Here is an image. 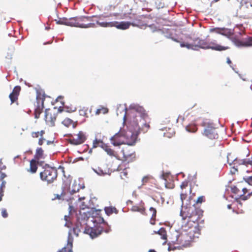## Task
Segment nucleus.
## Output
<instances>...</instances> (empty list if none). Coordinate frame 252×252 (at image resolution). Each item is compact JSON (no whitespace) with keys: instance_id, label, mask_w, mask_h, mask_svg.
<instances>
[{"instance_id":"5","label":"nucleus","mask_w":252,"mask_h":252,"mask_svg":"<svg viewBox=\"0 0 252 252\" xmlns=\"http://www.w3.org/2000/svg\"><path fill=\"white\" fill-rule=\"evenodd\" d=\"M245 180L250 186L252 187V176L245 178ZM231 190L234 194V197L236 199L246 200L252 195V189H247L240 183L231 187Z\"/></svg>"},{"instance_id":"25","label":"nucleus","mask_w":252,"mask_h":252,"mask_svg":"<svg viewBox=\"0 0 252 252\" xmlns=\"http://www.w3.org/2000/svg\"><path fill=\"white\" fill-rule=\"evenodd\" d=\"M66 127H69L70 126H72V127L75 128L77 125V122H74L71 119L66 118L63 121L62 123Z\"/></svg>"},{"instance_id":"9","label":"nucleus","mask_w":252,"mask_h":252,"mask_svg":"<svg viewBox=\"0 0 252 252\" xmlns=\"http://www.w3.org/2000/svg\"><path fill=\"white\" fill-rule=\"evenodd\" d=\"M59 112H62L60 109L58 110L54 107L53 109H46L45 112V121L47 125L53 126L55 125V121Z\"/></svg>"},{"instance_id":"28","label":"nucleus","mask_w":252,"mask_h":252,"mask_svg":"<svg viewBox=\"0 0 252 252\" xmlns=\"http://www.w3.org/2000/svg\"><path fill=\"white\" fill-rule=\"evenodd\" d=\"M104 210L106 214L108 216L112 215L113 213L118 214V210L113 206L105 207Z\"/></svg>"},{"instance_id":"8","label":"nucleus","mask_w":252,"mask_h":252,"mask_svg":"<svg viewBox=\"0 0 252 252\" xmlns=\"http://www.w3.org/2000/svg\"><path fill=\"white\" fill-rule=\"evenodd\" d=\"M197 235H194L185 231V233L180 234L177 238V244L181 245L182 246L186 247L190 245V242L195 238H198Z\"/></svg>"},{"instance_id":"2","label":"nucleus","mask_w":252,"mask_h":252,"mask_svg":"<svg viewBox=\"0 0 252 252\" xmlns=\"http://www.w3.org/2000/svg\"><path fill=\"white\" fill-rule=\"evenodd\" d=\"M203 211L200 208H196L194 206L185 208L182 210L180 215L183 220L188 219L187 222L185 225V231L199 236L200 229L198 223L199 220L203 216Z\"/></svg>"},{"instance_id":"34","label":"nucleus","mask_w":252,"mask_h":252,"mask_svg":"<svg viewBox=\"0 0 252 252\" xmlns=\"http://www.w3.org/2000/svg\"><path fill=\"white\" fill-rule=\"evenodd\" d=\"M186 130L190 132H195L197 130V127L195 125H189L186 126Z\"/></svg>"},{"instance_id":"4","label":"nucleus","mask_w":252,"mask_h":252,"mask_svg":"<svg viewBox=\"0 0 252 252\" xmlns=\"http://www.w3.org/2000/svg\"><path fill=\"white\" fill-rule=\"evenodd\" d=\"M91 17L86 16H81L67 19L66 18H60L56 20L57 24L60 25H64L66 26L76 27L81 28H88L94 27V23H89L86 24V22L90 21Z\"/></svg>"},{"instance_id":"19","label":"nucleus","mask_w":252,"mask_h":252,"mask_svg":"<svg viewBox=\"0 0 252 252\" xmlns=\"http://www.w3.org/2000/svg\"><path fill=\"white\" fill-rule=\"evenodd\" d=\"M130 26H131V25H130L129 22H125V21H123V22H118L117 21L113 22V25H112V27H115L116 28H117L118 29L123 30H126V29H128L129 28Z\"/></svg>"},{"instance_id":"15","label":"nucleus","mask_w":252,"mask_h":252,"mask_svg":"<svg viewBox=\"0 0 252 252\" xmlns=\"http://www.w3.org/2000/svg\"><path fill=\"white\" fill-rule=\"evenodd\" d=\"M210 31L224 35L228 38H231V36L233 35V31L230 29L216 28L211 29Z\"/></svg>"},{"instance_id":"48","label":"nucleus","mask_w":252,"mask_h":252,"mask_svg":"<svg viewBox=\"0 0 252 252\" xmlns=\"http://www.w3.org/2000/svg\"><path fill=\"white\" fill-rule=\"evenodd\" d=\"M69 218V216H66V215L64 216V220H65V221H68V219Z\"/></svg>"},{"instance_id":"59","label":"nucleus","mask_w":252,"mask_h":252,"mask_svg":"<svg viewBox=\"0 0 252 252\" xmlns=\"http://www.w3.org/2000/svg\"><path fill=\"white\" fill-rule=\"evenodd\" d=\"M191 191V189H189V192H190Z\"/></svg>"},{"instance_id":"18","label":"nucleus","mask_w":252,"mask_h":252,"mask_svg":"<svg viewBox=\"0 0 252 252\" xmlns=\"http://www.w3.org/2000/svg\"><path fill=\"white\" fill-rule=\"evenodd\" d=\"M20 91L21 87L19 86H16L14 88L12 92L10 94L9 97L11 100V104L16 102L17 104H18L17 100Z\"/></svg>"},{"instance_id":"6","label":"nucleus","mask_w":252,"mask_h":252,"mask_svg":"<svg viewBox=\"0 0 252 252\" xmlns=\"http://www.w3.org/2000/svg\"><path fill=\"white\" fill-rule=\"evenodd\" d=\"M203 134L209 139L214 140L212 144H208L209 147H212L216 145V140L219 137V134L218 129L213 124H208L205 126Z\"/></svg>"},{"instance_id":"51","label":"nucleus","mask_w":252,"mask_h":252,"mask_svg":"<svg viewBox=\"0 0 252 252\" xmlns=\"http://www.w3.org/2000/svg\"><path fill=\"white\" fill-rule=\"evenodd\" d=\"M5 181H3L2 182V184H1V188H2L3 187H4L5 186Z\"/></svg>"},{"instance_id":"40","label":"nucleus","mask_w":252,"mask_h":252,"mask_svg":"<svg viewBox=\"0 0 252 252\" xmlns=\"http://www.w3.org/2000/svg\"><path fill=\"white\" fill-rule=\"evenodd\" d=\"M188 186V182L184 181L181 185V188L183 190L184 189H186Z\"/></svg>"},{"instance_id":"26","label":"nucleus","mask_w":252,"mask_h":252,"mask_svg":"<svg viewBox=\"0 0 252 252\" xmlns=\"http://www.w3.org/2000/svg\"><path fill=\"white\" fill-rule=\"evenodd\" d=\"M44 151L41 148H38L34 155V158L36 160L39 161L41 159L44 158Z\"/></svg>"},{"instance_id":"41","label":"nucleus","mask_w":252,"mask_h":252,"mask_svg":"<svg viewBox=\"0 0 252 252\" xmlns=\"http://www.w3.org/2000/svg\"><path fill=\"white\" fill-rule=\"evenodd\" d=\"M1 215L4 218H6L8 217V213L7 212V211L5 209H3L1 211Z\"/></svg>"},{"instance_id":"52","label":"nucleus","mask_w":252,"mask_h":252,"mask_svg":"<svg viewBox=\"0 0 252 252\" xmlns=\"http://www.w3.org/2000/svg\"><path fill=\"white\" fill-rule=\"evenodd\" d=\"M63 251H66L65 248H63L62 250L59 251L58 252H63Z\"/></svg>"},{"instance_id":"45","label":"nucleus","mask_w":252,"mask_h":252,"mask_svg":"<svg viewBox=\"0 0 252 252\" xmlns=\"http://www.w3.org/2000/svg\"><path fill=\"white\" fill-rule=\"evenodd\" d=\"M6 176V175H5V173H2L0 175V179L1 180L3 179Z\"/></svg>"},{"instance_id":"43","label":"nucleus","mask_w":252,"mask_h":252,"mask_svg":"<svg viewBox=\"0 0 252 252\" xmlns=\"http://www.w3.org/2000/svg\"><path fill=\"white\" fill-rule=\"evenodd\" d=\"M45 140V139L43 138V137L41 136L39 139L38 144L39 145H42L43 144V143L44 142Z\"/></svg>"},{"instance_id":"33","label":"nucleus","mask_w":252,"mask_h":252,"mask_svg":"<svg viewBox=\"0 0 252 252\" xmlns=\"http://www.w3.org/2000/svg\"><path fill=\"white\" fill-rule=\"evenodd\" d=\"M88 108H87V107H83L82 108L80 109L79 111V114L81 116H84V117H88Z\"/></svg>"},{"instance_id":"22","label":"nucleus","mask_w":252,"mask_h":252,"mask_svg":"<svg viewBox=\"0 0 252 252\" xmlns=\"http://www.w3.org/2000/svg\"><path fill=\"white\" fill-rule=\"evenodd\" d=\"M102 149L107 153V154L112 157H115L117 158V153L112 148H111L110 146L107 145V144H103Z\"/></svg>"},{"instance_id":"42","label":"nucleus","mask_w":252,"mask_h":252,"mask_svg":"<svg viewBox=\"0 0 252 252\" xmlns=\"http://www.w3.org/2000/svg\"><path fill=\"white\" fill-rule=\"evenodd\" d=\"M150 178L149 176H145L142 179L143 185L149 182Z\"/></svg>"},{"instance_id":"47","label":"nucleus","mask_w":252,"mask_h":252,"mask_svg":"<svg viewBox=\"0 0 252 252\" xmlns=\"http://www.w3.org/2000/svg\"><path fill=\"white\" fill-rule=\"evenodd\" d=\"M85 197L84 196L83 197H80L78 196V201H80L82 200L85 199Z\"/></svg>"},{"instance_id":"60","label":"nucleus","mask_w":252,"mask_h":252,"mask_svg":"<svg viewBox=\"0 0 252 252\" xmlns=\"http://www.w3.org/2000/svg\"><path fill=\"white\" fill-rule=\"evenodd\" d=\"M216 1H218L219 0H215Z\"/></svg>"},{"instance_id":"29","label":"nucleus","mask_w":252,"mask_h":252,"mask_svg":"<svg viewBox=\"0 0 252 252\" xmlns=\"http://www.w3.org/2000/svg\"><path fill=\"white\" fill-rule=\"evenodd\" d=\"M154 233L160 235L161 238L163 240H166L167 239L166 231L163 227L160 228L158 231H155Z\"/></svg>"},{"instance_id":"50","label":"nucleus","mask_w":252,"mask_h":252,"mask_svg":"<svg viewBox=\"0 0 252 252\" xmlns=\"http://www.w3.org/2000/svg\"><path fill=\"white\" fill-rule=\"evenodd\" d=\"M86 207H87V205H84V202H83L82 203V208L83 209H84V208H85Z\"/></svg>"},{"instance_id":"49","label":"nucleus","mask_w":252,"mask_h":252,"mask_svg":"<svg viewBox=\"0 0 252 252\" xmlns=\"http://www.w3.org/2000/svg\"><path fill=\"white\" fill-rule=\"evenodd\" d=\"M226 62L227 63H231V61L229 58H227Z\"/></svg>"},{"instance_id":"17","label":"nucleus","mask_w":252,"mask_h":252,"mask_svg":"<svg viewBox=\"0 0 252 252\" xmlns=\"http://www.w3.org/2000/svg\"><path fill=\"white\" fill-rule=\"evenodd\" d=\"M37 105L34 110L35 117L38 118L44 108L43 103L44 98L43 97H37Z\"/></svg>"},{"instance_id":"11","label":"nucleus","mask_w":252,"mask_h":252,"mask_svg":"<svg viewBox=\"0 0 252 252\" xmlns=\"http://www.w3.org/2000/svg\"><path fill=\"white\" fill-rule=\"evenodd\" d=\"M122 152L123 155V159L122 164L119 166V168L122 169L121 166L126 163H129L133 161L135 158V154L132 149H130L129 147H126L123 148Z\"/></svg>"},{"instance_id":"56","label":"nucleus","mask_w":252,"mask_h":252,"mask_svg":"<svg viewBox=\"0 0 252 252\" xmlns=\"http://www.w3.org/2000/svg\"><path fill=\"white\" fill-rule=\"evenodd\" d=\"M57 198L60 199V196L59 195H57Z\"/></svg>"},{"instance_id":"36","label":"nucleus","mask_w":252,"mask_h":252,"mask_svg":"<svg viewBox=\"0 0 252 252\" xmlns=\"http://www.w3.org/2000/svg\"><path fill=\"white\" fill-rule=\"evenodd\" d=\"M94 170L98 175H102L106 174L105 171H104L102 169H101L100 167H97L95 169H94Z\"/></svg>"},{"instance_id":"57","label":"nucleus","mask_w":252,"mask_h":252,"mask_svg":"<svg viewBox=\"0 0 252 252\" xmlns=\"http://www.w3.org/2000/svg\"><path fill=\"white\" fill-rule=\"evenodd\" d=\"M51 143V142H50V141H48V142H47V144H50Z\"/></svg>"},{"instance_id":"13","label":"nucleus","mask_w":252,"mask_h":252,"mask_svg":"<svg viewBox=\"0 0 252 252\" xmlns=\"http://www.w3.org/2000/svg\"><path fill=\"white\" fill-rule=\"evenodd\" d=\"M238 164L241 165L240 167L243 169V171L247 173L252 172V156L247 157L243 159H238Z\"/></svg>"},{"instance_id":"53","label":"nucleus","mask_w":252,"mask_h":252,"mask_svg":"<svg viewBox=\"0 0 252 252\" xmlns=\"http://www.w3.org/2000/svg\"><path fill=\"white\" fill-rule=\"evenodd\" d=\"M149 252H156L155 250H150L149 251Z\"/></svg>"},{"instance_id":"21","label":"nucleus","mask_w":252,"mask_h":252,"mask_svg":"<svg viewBox=\"0 0 252 252\" xmlns=\"http://www.w3.org/2000/svg\"><path fill=\"white\" fill-rule=\"evenodd\" d=\"M131 210L133 212H139L142 214H144L145 211V208L144 207V203L142 201L139 204L133 205L131 208Z\"/></svg>"},{"instance_id":"55","label":"nucleus","mask_w":252,"mask_h":252,"mask_svg":"<svg viewBox=\"0 0 252 252\" xmlns=\"http://www.w3.org/2000/svg\"><path fill=\"white\" fill-rule=\"evenodd\" d=\"M101 220L102 221H104V220H103V218H99V220Z\"/></svg>"},{"instance_id":"32","label":"nucleus","mask_w":252,"mask_h":252,"mask_svg":"<svg viewBox=\"0 0 252 252\" xmlns=\"http://www.w3.org/2000/svg\"><path fill=\"white\" fill-rule=\"evenodd\" d=\"M45 133V131L42 130L40 131L32 132L31 133V136L33 138H40L41 136H43Z\"/></svg>"},{"instance_id":"35","label":"nucleus","mask_w":252,"mask_h":252,"mask_svg":"<svg viewBox=\"0 0 252 252\" xmlns=\"http://www.w3.org/2000/svg\"><path fill=\"white\" fill-rule=\"evenodd\" d=\"M96 23L99 26L102 27H112V25H113V22H100L99 21H97Z\"/></svg>"},{"instance_id":"1","label":"nucleus","mask_w":252,"mask_h":252,"mask_svg":"<svg viewBox=\"0 0 252 252\" xmlns=\"http://www.w3.org/2000/svg\"><path fill=\"white\" fill-rule=\"evenodd\" d=\"M125 110L124 121L128 122V130H120L110 138L111 143L114 146L134 145L137 135L140 133L147 132L150 127V119L143 107L133 105Z\"/></svg>"},{"instance_id":"12","label":"nucleus","mask_w":252,"mask_h":252,"mask_svg":"<svg viewBox=\"0 0 252 252\" xmlns=\"http://www.w3.org/2000/svg\"><path fill=\"white\" fill-rule=\"evenodd\" d=\"M86 140L85 133L82 131H80L77 134L69 135V142L72 145H78L83 143Z\"/></svg>"},{"instance_id":"31","label":"nucleus","mask_w":252,"mask_h":252,"mask_svg":"<svg viewBox=\"0 0 252 252\" xmlns=\"http://www.w3.org/2000/svg\"><path fill=\"white\" fill-rule=\"evenodd\" d=\"M103 144H105V143L102 140L95 139L93 141V148H96L98 147H100L102 148Z\"/></svg>"},{"instance_id":"3","label":"nucleus","mask_w":252,"mask_h":252,"mask_svg":"<svg viewBox=\"0 0 252 252\" xmlns=\"http://www.w3.org/2000/svg\"><path fill=\"white\" fill-rule=\"evenodd\" d=\"M180 46L188 49L198 50L199 49H211L216 51H223L229 49L227 45H221L217 43L216 40L208 41L206 39H196L193 42L189 44L185 42H181Z\"/></svg>"},{"instance_id":"38","label":"nucleus","mask_w":252,"mask_h":252,"mask_svg":"<svg viewBox=\"0 0 252 252\" xmlns=\"http://www.w3.org/2000/svg\"><path fill=\"white\" fill-rule=\"evenodd\" d=\"M188 193L187 192H184L183 190L182 191L180 197L182 201L183 202L184 200H185L187 197Z\"/></svg>"},{"instance_id":"7","label":"nucleus","mask_w":252,"mask_h":252,"mask_svg":"<svg viewBox=\"0 0 252 252\" xmlns=\"http://www.w3.org/2000/svg\"><path fill=\"white\" fill-rule=\"evenodd\" d=\"M58 175L57 170L53 167L48 166L40 173L41 180L46 181L48 184L52 183L56 180Z\"/></svg>"},{"instance_id":"20","label":"nucleus","mask_w":252,"mask_h":252,"mask_svg":"<svg viewBox=\"0 0 252 252\" xmlns=\"http://www.w3.org/2000/svg\"><path fill=\"white\" fill-rule=\"evenodd\" d=\"M38 162L35 159H32L30 161V168L27 169V171L32 174L35 173L38 168Z\"/></svg>"},{"instance_id":"44","label":"nucleus","mask_w":252,"mask_h":252,"mask_svg":"<svg viewBox=\"0 0 252 252\" xmlns=\"http://www.w3.org/2000/svg\"><path fill=\"white\" fill-rule=\"evenodd\" d=\"M68 245L69 247V249L68 252H73L72 249V247H73L72 243V242H68Z\"/></svg>"},{"instance_id":"61","label":"nucleus","mask_w":252,"mask_h":252,"mask_svg":"<svg viewBox=\"0 0 252 252\" xmlns=\"http://www.w3.org/2000/svg\"><path fill=\"white\" fill-rule=\"evenodd\" d=\"M251 6H252V4H251Z\"/></svg>"},{"instance_id":"46","label":"nucleus","mask_w":252,"mask_h":252,"mask_svg":"<svg viewBox=\"0 0 252 252\" xmlns=\"http://www.w3.org/2000/svg\"><path fill=\"white\" fill-rule=\"evenodd\" d=\"M3 196V194H2V189H0V201L2 199V197Z\"/></svg>"},{"instance_id":"58","label":"nucleus","mask_w":252,"mask_h":252,"mask_svg":"<svg viewBox=\"0 0 252 252\" xmlns=\"http://www.w3.org/2000/svg\"><path fill=\"white\" fill-rule=\"evenodd\" d=\"M73 230H74V231L75 232V230H76V229H75V228H74V229H73Z\"/></svg>"},{"instance_id":"16","label":"nucleus","mask_w":252,"mask_h":252,"mask_svg":"<svg viewBox=\"0 0 252 252\" xmlns=\"http://www.w3.org/2000/svg\"><path fill=\"white\" fill-rule=\"evenodd\" d=\"M232 40L239 47L252 46V36L245 38L242 40L233 38Z\"/></svg>"},{"instance_id":"37","label":"nucleus","mask_w":252,"mask_h":252,"mask_svg":"<svg viewBox=\"0 0 252 252\" xmlns=\"http://www.w3.org/2000/svg\"><path fill=\"white\" fill-rule=\"evenodd\" d=\"M125 165H126V164H124V165H123V166H125ZM122 167H123V166H121L122 169H121V168H119V167L118 168L120 169V170H122V169H123V168H122ZM126 168H124V169H123V171L122 172H121V175H120V176H121V177L122 179H124L125 177H126V176H127V172L126 171Z\"/></svg>"},{"instance_id":"30","label":"nucleus","mask_w":252,"mask_h":252,"mask_svg":"<svg viewBox=\"0 0 252 252\" xmlns=\"http://www.w3.org/2000/svg\"><path fill=\"white\" fill-rule=\"evenodd\" d=\"M108 112V109L106 107L100 106L95 111V114L98 115L100 114H105Z\"/></svg>"},{"instance_id":"10","label":"nucleus","mask_w":252,"mask_h":252,"mask_svg":"<svg viewBox=\"0 0 252 252\" xmlns=\"http://www.w3.org/2000/svg\"><path fill=\"white\" fill-rule=\"evenodd\" d=\"M126 18L130 20L128 22L130 25L133 27H137L142 28L146 26L144 23V19L146 18L144 15H137L135 13H129L128 16H126Z\"/></svg>"},{"instance_id":"24","label":"nucleus","mask_w":252,"mask_h":252,"mask_svg":"<svg viewBox=\"0 0 252 252\" xmlns=\"http://www.w3.org/2000/svg\"><path fill=\"white\" fill-rule=\"evenodd\" d=\"M149 215L151 216L150 223L152 225L155 224L157 215V210L155 208H150Z\"/></svg>"},{"instance_id":"54","label":"nucleus","mask_w":252,"mask_h":252,"mask_svg":"<svg viewBox=\"0 0 252 252\" xmlns=\"http://www.w3.org/2000/svg\"><path fill=\"white\" fill-rule=\"evenodd\" d=\"M227 207L229 209H230L231 208V205H227Z\"/></svg>"},{"instance_id":"14","label":"nucleus","mask_w":252,"mask_h":252,"mask_svg":"<svg viewBox=\"0 0 252 252\" xmlns=\"http://www.w3.org/2000/svg\"><path fill=\"white\" fill-rule=\"evenodd\" d=\"M103 231V228L100 226H95L94 227H86L85 233L89 234L92 238L98 236Z\"/></svg>"},{"instance_id":"27","label":"nucleus","mask_w":252,"mask_h":252,"mask_svg":"<svg viewBox=\"0 0 252 252\" xmlns=\"http://www.w3.org/2000/svg\"><path fill=\"white\" fill-rule=\"evenodd\" d=\"M84 188V186L81 187L79 183L75 181L72 185L70 191L71 193H74L78 192L81 188L83 189Z\"/></svg>"},{"instance_id":"23","label":"nucleus","mask_w":252,"mask_h":252,"mask_svg":"<svg viewBox=\"0 0 252 252\" xmlns=\"http://www.w3.org/2000/svg\"><path fill=\"white\" fill-rule=\"evenodd\" d=\"M233 166L231 168L230 172L232 174H235L239 171H243V169L241 168V166L238 164V159H235L233 160Z\"/></svg>"},{"instance_id":"39","label":"nucleus","mask_w":252,"mask_h":252,"mask_svg":"<svg viewBox=\"0 0 252 252\" xmlns=\"http://www.w3.org/2000/svg\"><path fill=\"white\" fill-rule=\"evenodd\" d=\"M205 200V197L204 196H200L198 197L197 200L196 201V204H201L202 202H204Z\"/></svg>"}]
</instances>
